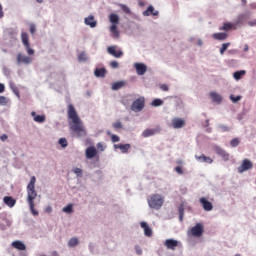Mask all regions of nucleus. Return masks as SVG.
I'll return each mask as SVG.
<instances>
[{
    "instance_id": "obj_31",
    "label": "nucleus",
    "mask_w": 256,
    "mask_h": 256,
    "mask_svg": "<svg viewBox=\"0 0 256 256\" xmlns=\"http://www.w3.org/2000/svg\"><path fill=\"white\" fill-rule=\"evenodd\" d=\"M122 87H125V83L123 81L115 82L112 84V90L113 91H119Z\"/></svg>"
},
{
    "instance_id": "obj_9",
    "label": "nucleus",
    "mask_w": 256,
    "mask_h": 256,
    "mask_svg": "<svg viewBox=\"0 0 256 256\" xmlns=\"http://www.w3.org/2000/svg\"><path fill=\"white\" fill-rule=\"evenodd\" d=\"M16 61H17L18 65H21V63H24V65H29V63H31V61H33V58L19 53V54H17Z\"/></svg>"
},
{
    "instance_id": "obj_22",
    "label": "nucleus",
    "mask_w": 256,
    "mask_h": 256,
    "mask_svg": "<svg viewBox=\"0 0 256 256\" xmlns=\"http://www.w3.org/2000/svg\"><path fill=\"white\" fill-rule=\"evenodd\" d=\"M140 227L144 229V235H146V237H151L153 235V230H151V227H149L146 222H141Z\"/></svg>"
},
{
    "instance_id": "obj_34",
    "label": "nucleus",
    "mask_w": 256,
    "mask_h": 256,
    "mask_svg": "<svg viewBox=\"0 0 256 256\" xmlns=\"http://www.w3.org/2000/svg\"><path fill=\"white\" fill-rule=\"evenodd\" d=\"M107 135H110L112 143H119L121 138L115 134H111V132H107Z\"/></svg>"
},
{
    "instance_id": "obj_18",
    "label": "nucleus",
    "mask_w": 256,
    "mask_h": 256,
    "mask_svg": "<svg viewBox=\"0 0 256 256\" xmlns=\"http://www.w3.org/2000/svg\"><path fill=\"white\" fill-rule=\"evenodd\" d=\"M84 23L92 29H94V27H97V22L95 21V16L93 15H90L87 18H85Z\"/></svg>"
},
{
    "instance_id": "obj_2",
    "label": "nucleus",
    "mask_w": 256,
    "mask_h": 256,
    "mask_svg": "<svg viewBox=\"0 0 256 256\" xmlns=\"http://www.w3.org/2000/svg\"><path fill=\"white\" fill-rule=\"evenodd\" d=\"M35 183H37V178H35V176H32L29 184L27 185V201L32 215L37 216L39 215V212L35 210V199H37Z\"/></svg>"
},
{
    "instance_id": "obj_60",
    "label": "nucleus",
    "mask_w": 256,
    "mask_h": 256,
    "mask_svg": "<svg viewBox=\"0 0 256 256\" xmlns=\"http://www.w3.org/2000/svg\"><path fill=\"white\" fill-rule=\"evenodd\" d=\"M249 51V45L245 44L244 45V53H247Z\"/></svg>"
},
{
    "instance_id": "obj_40",
    "label": "nucleus",
    "mask_w": 256,
    "mask_h": 256,
    "mask_svg": "<svg viewBox=\"0 0 256 256\" xmlns=\"http://www.w3.org/2000/svg\"><path fill=\"white\" fill-rule=\"evenodd\" d=\"M59 145H61V147H63L65 149V147H67L69 145V143L67 142L66 138H60Z\"/></svg>"
},
{
    "instance_id": "obj_53",
    "label": "nucleus",
    "mask_w": 256,
    "mask_h": 256,
    "mask_svg": "<svg viewBox=\"0 0 256 256\" xmlns=\"http://www.w3.org/2000/svg\"><path fill=\"white\" fill-rule=\"evenodd\" d=\"M160 89H161L162 91H169V86H167V84H162V85L160 86Z\"/></svg>"
},
{
    "instance_id": "obj_32",
    "label": "nucleus",
    "mask_w": 256,
    "mask_h": 256,
    "mask_svg": "<svg viewBox=\"0 0 256 256\" xmlns=\"http://www.w3.org/2000/svg\"><path fill=\"white\" fill-rule=\"evenodd\" d=\"M245 70H241V71H236L233 74L234 79H236V81H239V79H241V77H243V75H245Z\"/></svg>"
},
{
    "instance_id": "obj_12",
    "label": "nucleus",
    "mask_w": 256,
    "mask_h": 256,
    "mask_svg": "<svg viewBox=\"0 0 256 256\" xmlns=\"http://www.w3.org/2000/svg\"><path fill=\"white\" fill-rule=\"evenodd\" d=\"M199 202L202 205L204 211H213V203L207 200V198L202 197L199 199Z\"/></svg>"
},
{
    "instance_id": "obj_14",
    "label": "nucleus",
    "mask_w": 256,
    "mask_h": 256,
    "mask_svg": "<svg viewBox=\"0 0 256 256\" xmlns=\"http://www.w3.org/2000/svg\"><path fill=\"white\" fill-rule=\"evenodd\" d=\"M85 155L87 159H94V157H97V148L95 146L86 148Z\"/></svg>"
},
{
    "instance_id": "obj_7",
    "label": "nucleus",
    "mask_w": 256,
    "mask_h": 256,
    "mask_svg": "<svg viewBox=\"0 0 256 256\" xmlns=\"http://www.w3.org/2000/svg\"><path fill=\"white\" fill-rule=\"evenodd\" d=\"M249 169H253V162L249 159H244L242 165L238 167V173H245V171H249Z\"/></svg>"
},
{
    "instance_id": "obj_43",
    "label": "nucleus",
    "mask_w": 256,
    "mask_h": 256,
    "mask_svg": "<svg viewBox=\"0 0 256 256\" xmlns=\"http://www.w3.org/2000/svg\"><path fill=\"white\" fill-rule=\"evenodd\" d=\"M239 138H234L230 141L231 147H238L239 146Z\"/></svg>"
},
{
    "instance_id": "obj_45",
    "label": "nucleus",
    "mask_w": 256,
    "mask_h": 256,
    "mask_svg": "<svg viewBox=\"0 0 256 256\" xmlns=\"http://www.w3.org/2000/svg\"><path fill=\"white\" fill-rule=\"evenodd\" d=\"M78 61H87V54L85 52H82L78 55Z\"/></svg>"
},
{
    "instance_id": "obj_15",
    "label": "nucleus",
    "mask_w": 256,
    "mask_h": 256,
    "mask_svg": "<svg viewBox=\"0 0 256 256\" xmlns=\"http://www.w3.org/2000/svg\"><path fill=\"white\" fill-rule=\"evenodd\" d=\"M164 245L168 249H171L172 251H175V248L179 247V241L173 240V239H167V240H165Z\"/></svg>"
},
{
    "instance_id": "obj_35",
    "label": "nucleus",
    "mask_w": 256,
    "mask_h": 256,
    "mask_svg": "<svg viewBox=\"0 0 256 256\" xmlns=\"http://www.w3.org/2000/svg\"><path fill=\"white\" fill-rule=\"evenodd\" d=\"M69 247H77L79 245V239L77 238H72L68 242Z\"/></svg>"
},
{
    "instance_id": "obj_11",
    "label": "nucleus",
    "mask_w": 256,
    "mask_h": 256,
    "mask_svg": "<svg viewBox=\"0 0 256 256\" xmlns=\"http://www.w3.org/2000/svg\"><path fill=\"white\" fill-rule=\"evenodd\" d=\"M214 151L216 155L222 157L224 161H229V153H227V151H225L223 148L219 146H214Z\"/></svg>"
},
{
    "instance_id": "obj_46",
    "label": "nucleus",
    "mask_w": 256,
    "mask_h": 256,
    "mask_svg": "<svg viewBox=\"0 0 256 256\" xmlns=\"http://www.w3.org/2000/svg\"><path fill=\"white\" fill-rule=\"evenodd\" d=\"M231 101H233L234 103H238V101H241V96H234L231 95L230 96Z\"/></svg>"
},
{
    "instance_id": "obj_42",
    "label": "nucleus",
    "mask_w": 256,
    "mask_h": 256,
    "mask_svg": "<svg viewBox=\"0 0 256 256\" xmlns=\"http://www.w3.org/2000/svg\"><path fill=\"white\" fill-rule=\"evenodd\" d=\"M96 147H97L98 151L103 152V151H105L107 146H105V144L103 142H99V143H97Z\"/></svg>"
},
{
    "instance_id": "obj_63",
    "label": "nucleus",
    "mask_w": 256,
    "mask_h": 256,
    "mask_svg": "<svg viewBox=\"0 0 256 256\" xmlns=\"http://www.w3.org/2000/svg\"><path fill=\"white\" fill-rule=\"evenodd\" d=\"M183 216H184V215H179L180 221H183Z\"/></svg>"
},
{
    "instance_id": "obj_61",
    "label": "nucleus",
    "mask_w": 256,
    "mask_h": 256,
    "mask_svg": "<svg viewBox=\"0 0 256 256\" xmlns=\"http://www.w3.org/2000/svg\"><path fill=\"white\" fill-rule=\"evenodd\" d=\"M178 165H183V160H177Z\"/></svg>"
},
{
    "instance_id": "obj_44",
    "label": "nucleus",
    "mask_w": 256,
    "mask_h": 256,
    "mask_svg": "<svg viewBox=\"0 0 256 256\" xmlns=\"http://www.w3.org/2000/svg\"><path fill=\"white\" fill-rule=\"evenodd\" d=\"M219 129H220V131H222V133H227V132L231 131V128L228 126H225V125H220Z\"/></svg>"
},
{
    "instance_id": "obj_41",
    "label": "nucleus",
    "mask_w": 256,
    "mask_h": 256,
    "mask_svg": "<svg viewBox=\"0 0 256 256\" xmlns=\"http://www.w3.org/2000/svg\"><path fill=\"white\" fill-rule=\"evenodd\" d=\"M73 173H75L77 177H83V170L81 168H74Z\"/></svg>"
},
{
    "instance_id": "obj_17",
    "label": "nucleus",
    "mask_w": 256,
    "mask_h": 256,
    "mask_svg": "<svg viewBox=\"0 0 256 256\" xmlns=\"http://www.w3.org/2000/svg\"><path fill=\"white\" fill-rule=\"evenodd\" d=\"M237 31V27L235 26V23L231 22H225L223 26L220 28V31Z\"/></svg>"
},
{
    "instance_id": "obj_13",
    "label": "nucleus",
    "mask_w": 256,
    "mask_h": 256,
    "mask_svg": "<svg viewBox=\"0 0 256 256\" xmlns=\"http://www.w3.org/2000/svg\"><path fill=\"white\" fill-rule=\"evenodd\" d=\"M171 125H172L173 129H183V127H185V119L174 118V119H172Z\"/></svg>"
},
{
    "instance_id": "obj_24",
    "label": "nucleus",
    "mask_w": 256,
    "mask_h": 256,
    "mask_svg": "<svg viewBox=\"0 0 256 256\" xmlns=\"http://www.w3.org/2000/svg\"><path fill=\"white\" fill-rule=\"evenodd\" d=\"M195 158L197 159V161H199L200 163H208L209 165H211V163H213V160L211 159V157L209 156H205V155H201V156H195Z\"/></svg>"
},
{
    "instance_id": "obj_49",
    "label": "nucleus",
    "mask_w": 256,
    "mask_h": 256,
    "mask_svg": "<svg viewBox=\"0 0 256 256\" xmlns=\"http://www.w3.org/2000/svg\"><path fill=\"white\" fill-rule=\"evenodd\" d=\"M174 170L176 171V173H178V175H183V167L176 166Z\"/></svg>"
},
{
    "instance_id": "obj_16",
    "label": "nucleus",
    "mask_w": 256,
    "mask_h": 256,
    "mask_svg": "<svg viewBox=\"0 0 256 256\" xmlns=\"http://www.w3.org/2000/svg\"><path fill=\"white\" fill-rule=\"evenodd\" d=\"M135 69L137 75H143L144 73H147V66L143 63H136Z\"/></svg>"
},
{
    "instance_id": "obj_27",
    "label": "nucleus",
    "mask_w": 256,
    "mask_h": 256,
    "mask_svg": "<svg viewBox=\"0 0 256 256\" xmlns=\"http://www.w3.org/2000/svg\"><path fill=\"white\" fill-rule=\"evenodd\" d=\"M210 97L214 103H221V101H223V98L221 95L217 94V92H211Z\"/></svg>"
},
{
    "instance_id": "obj_37",
    "label": "nucleus",
    "mask_w": 256,
    "mask_h": 256,
    "mask_svg": "<svg viewBox=\"0 0 256 256\" xmlns=\"http://www.w3.org/2000/svg\"><path fill=\"white\" fill-rule=\"evenodd\" d=\"M230 45H231V43L222 44V47L220 48V54L223 55L227 51V49L229 48Z\"/></svg>"
},
{
    "instance_id": "obj_47",
    "label": "nucleus",
    "mask_w": 256,
    "mask_h": 256,
    "mask_svg": "<svg viewBox=\"0 0 256 256\" xmlns=\"http://www.w3.org/2000/svg\"><path fill=\"white\" fill-rule=\"evenodd\" d=\"M113 127L115 129H123V124L121 123V121H117L113 124Z\"/></svg>"
},
{
    "instance_id": "obj_5",
    "label": "nucleus",
    "mask_w": 256,
    "mask_h": 256,
    "mask_svg": "<svg viewBox=\"0 0 256 256\" xmlns=\"http://www.w3.org/2000/svg\"><path fill=\"white\" fill-rule=\"evenodd\" d=\"M144 107H145V98L140 97L132 103L131 110L134 111L135 113H139V111H143Z\"/></svg>"
},
{
    "instance_id": "obj_54",
    "label": "nucleus",
    "mask_w": 256,
    "mask_h": 256,
    "mask_svg": "<svg viewBox=\"0 0 256 256\" xmlns=\"http://www.w3.org/2000/svg\"><path fill=\"white\" fill-rule=\"evenodd\" d=\"M249 27H256V19L248 22Z\"/></svg>"
},
{
    "instance_id": "obj_48",
    "label": "nucleus",
    "mask_w": 256,
    "mask_h": 256,
    "mask_svg": "<svg viewBox=\"0 0 256 256\" xmlns=\"http://www.w3.org/2000/svg\"><path fill=\"white\" fill-rule=\"evenodd\" d=\"M36 31H37V27L35 26V24H30L31 35H35Z\"/></svg>"
},
{
    "instance_id": "obj_6",
    "label": "nucleus",
    "mask_w": 256,
    "mask_h": 256,
    "mask_svg": "<svg viewBox=\"0 0 256 256\" xmlns=\"http://www.w3.org/2000/svg\"><path fill=\"white\" fill-rule=\"evenodd\" d=\"M203 231V224L197 223L190 229V235H192V237H201L203 235Z\"/></svg>"
},
{
    "instance_id": "obj_62",
    "label": "nucleus",
    "mask_w": 256,
    "mask_h": 256,
    "mask_svg": "<svg viewBox=\"0 0 256 256\" xmlns=\"http://www.w3.org/2000/svg\"><path fill=\"white\" fill-rule=\"evenodd\" d=\"M15 95H17V97H19V90H14Z\"/></svg>"
},
{
    "instance_id": "obj_29",
    "label": "nucleus",
    "mask_w": 256,
    "mask_h": 256,
    "mask_svg": "<svg viewBox=\"0 0 256 256\" xmlns=\"http://www.w3.org/2000/svg\"><path fill=\"white\" fill-rule=\"evenodd\" d=\"M105 73H107V70L105 68H97L94 72V75L96 77H105Z\"/></svg>"
},
{
    "instance_id": "obj_1",
    "label": "nucleus",
    "mask_w": 256,
    "mask_h": 256,
    "mask_svg": "<svg viewBox=\"0 0 256 256\" xmlns=\"http://www.w3.org/2000/svg\"><path fill=\"white\" fill-rule=\"evenodd\" d=\"M68 119L71 120L69 122V129L72 133H75L77 137H87V130H85V126L73 104L68 105Z\"/></svg>"
},
{
    "instance_id": "obj_57",
    "label": "nucleus",
    "mask_w": 256,
    "mask_h": 256,
    "mask_svg": "<svg viewBox=\"0 0 256 256\" xmlns=\"http://www.w3.org/2000/svg\"><path fill=\"white\" fill-rule=\"evenodd\" d=\"M5 92V85L0 83V93Z\"/></svg>"
},
{
    "instance_id": "obj_64",
    "label": "nucleus",
    "mask_w": 256,
    "mask_h": 256,
    "mask_svg": "<svg viewBox=\"0 0 256 256\" xmlns=\"http://www.w3.org/2000/svg\"><path fill=\"white\" fill-rule=\"evenodd\" d=\"M206 127H209V120H206Z\"/></svg>"
},
{
    "instance_id": "obj_26",
    "label": "nucleus",
    "mask_w": 256,
    "mask_h": 256,
    "mask_svg": "<svg viewBox=\"0 0 256 256\" xmlns=\"http://www.w3.org/2000/svg\"><path fill=\"white\" fill-rule=\"evenodd\" d=\"M213 39H216L217 41H225V39H227V33H214L212 35Z\"/></svg>"
},
{
    "instance_id": "obj_25",
    "label": "nucleus",
    "mask_w": 256,
    "mask_h": 256,
    "mask_svg": "<svg viewBox=\"0 0 256 256\" xmlns=\"http://www.w3.org/2000/svg\"><path fill=\"white\" fill-rule=\"evenodd\" d=\"M3 201H4L5 205H7L8 207H15V204L17 203V200H15L11 196L4 197Z\"/></svg>"
},
{
    "instance_id": "obj_39",
    "label": "nucleus",
    "mask_w": 256,
    "mask_h": 256,
    "mask_svg": "<svg viewBox=\"0 0 256 256\" xmlns=\"http://www.w3.org/2000/svg\"><path fill=\"white\" fill-rule=\"evenodd\" d=\"M9 103V99L5 96H0V106H5Z\"/></svg>"
},
{
    "instance_id": "obj_19",
    "label": "nucleus",
    "mask_w": 256,
    "mask_h": 256,
    "mask_svg": "<svg viewBox=\"0 0 256 256\" xmlns=\"http://www.w3.org/2000/svg\"><path fill=\"white\" fill-rule=\"evenodd\" d=\"M245 21H247V14H240V15H238L237 19L234 22V25H235L236 29L240 25H243V23H245Z\"/></svg>"
},
{
    "instance_id": "obj_58",
    "label": "nucleus",
    "mask_w": 256,
    "mask_h": 256,
    "mask_svg": "<svg viewBox=\"0 0 256 256\" xmlns=\"http://www.w3.org/2000/svg\"><path fill=\"white\" fill-rule=\"evenodd\" d=\"M1 141H7L8 137L6 134H3L2 136H0Z\"/></svg>"
},
{
    "instance_id": "obj_20",
    "label": "nucleus",
    "mask_w": 256,
    "mask_h": 256,
    "mask_svg": "<svg viewBox=\"0 0 256 256\" xmlns=\"http://www.w3.org/2000/svg\"><path fill=\"white\" fill-rule=\"evenodd\" d=\"M143 15L144 17H149L150 15L157 17V15H159V11L155 10L153 6H149L147 10L143 12Z\"/></svg>"
},
{
    "instance_id": "obj_51",
    "label": "nucleus",
    "mask_w": 256,
    "mask_h": 256,
    "mask_svg": "<svg viewBox=\"0 0 256 256\" xmlns=\"http://www.w3.org/2000/svg\"><path fill=\"white\" fill-rule=\"evenodd\" d=\"M110 67H112V69H117L119 67V62L117 61H112L110 63Z\"/></svg>"
},
{
    "instance_id": "obj_28",
    "label": "nucleus",
    "mask_w": 256,
    "mask_h": 256,
    "mask_svg": "<svg viewBox=\"0 0 256 256\" xmlns=\"http://www.w3.org/2000/svg\"><path fill=\"white\" fill-rule=\"evenodd\" d=\"M109 21L112 25H119V15L117 14H110Z\"/></svg>"
},
{
    "instance_id": "obj_30",
    "label": "nucleus",
    "mask_w": 256,
    "mask_h": 256,
    "mask_svg": "<svg viewBox=\"0 0 256 256\" xmlns=\"http://www.w3.org/2000/svg\"><path fill=\"white\" fill-rule=\"evenodd\" d=\"M31 115H32V117H34V121L36 123H45V116H43V115L42 116L41 115L35 116L36 115L35 112H32Z\"/></svg>"
},
{
    "instance_id": "obj_8",
    "label": "nucleus",
    "mask_w": 256,
    "mask_h": 256,
    "mask_svg": "<svg viewBox=\"0 0 256 256\" xmlns=\"http://www.w3.org/2000/svg\"><path fill=\"white\" fill-rule=\"evenodd\" d=\"M161 133V127L160 126H157L156 128L154 129H146L142 132V137H153V135H157Z\"/></svg>"
},
{
    "instance_id": "obj_55",
    "label": "nucleus",
    "mask_w": 256,
    "mask_h": 256,
    "mask_svg": "<svg viewBox=\"0 0 256 256\" xmlns=\"http://www.w3.org/2000/svg\"><path fill=\"white\" fill-rule=\"evenodd\" d=\"M5 13L3 12V6L0 4V19H3Z\"/></svg>"
},
{
    "instance_id": "obj_10",
    "label": "nucleus",
    "mask_w": 256,
    "mask_h": 256,
    "mask_svg": "<svg viewBox=\"0 0 256 256\" xmlns=\"http://www.w3.org/2000/svg\"><path fill=\"white\" fill-rule=\"evenodd\" d=\"M107 52L109 53V55L116 57V59L123 57V51L117 50V46H109L107 48Z\"/></svg>"
},
{
    "instance_id": "obj_56",
    "label": "nucleus",
    "mask_w": 256,
    "mask_h": 256,
    "mask_svg": "<svg viewBox=\"0 0 256 256\" xmlns=\"http://www.w3.org/2000/svg\"><path fill=\"white\" fill-rule=\"evenodd\" d=\"M135 250H136L137 255H141L143 253V250H141V248H139V246H137L135 248Z\"/></svg>"
},
{
    "instance_id": "obj_59",
    "label": "nucleus",
    "mask_w": 256,
    "mask_h": 256,
    "mask_svg": "<svg viewBox=\"0 0 256 256\" xmlns=\"http://www.w3.org/2000/svg\"><path fill=\"white\" fill-rule=\"evenodd\" d=\"M46 213H51L53 211V208L51 206L46 207L45 209Z\"/></svg>"
},
{
    "instance_id": "obj_36",
    "label": "nucleus",
    "mask_w": 256,
    "mask_h": 256,
    "mask_svg": "<svg viewBox=\"0 0 256 256\" xmlns=\"http://www.w3.org/2000/svg\"><path fill=\"white\" fill-rule=\"evenodd\" d=\"M152 107H161V105H163V100L161 99H154L151 103Z\"/></svg>"
},
{
    "instance_id": "obj_50",
    "label": "nucleus",
    "mask_w": 256,
    "mask_h": 256,
    "mask_svg": "<svg viewBox=\"0 0 256 256\" xmlns=\"http://www.w3.org/2000/svg\"><path fill=\"white\" fill-rule=\"evenodd\" d=\"M121 9L124 13H131V10L127 7V5H121Z\"/></svg>"
},
{
    "instance_id": "obj_3",
    "label": "nucleus",
    "mask_w": 256,
    "mask_h": 256,
    "mask_svg": "<svg viewBox=\"0 0 256 256\" xmlns=\"http://www.w3.org/2000/svg\"><path fill=\"white\" fill-rule=\"evenodd\" d=\"M163 203H165V200L161 194H152L148 198V205L150 209H156V211H159V209L163 207Z\"/></svg>"
},
{
    "instance_id": "obj_33",
    "label": "nucleus",
    "mask_w": 256,
    "mask_h": 256,
    "mask_svg": "<svg viewBox=\"0 0 256 256\" xmlns=\"http://www.w3.org/2000/svg\"><path fill=\"white\" fill-rule=\"evenodd\" d=\"M111 33H113L114 37H119V30H117V24H112L110 27Z\"/></svg>"
},
{
    "instance_id": "obj_4",
    "label": "nucleus",
    "mask_w": 256,
    "mask_h": 256,
    "mask_svg": "<svg viewBox=\"0 0 256 256\" xmlns=\"http://www.w3.org/2000/svg\"><path fill=\"white\" fill-rule=\"evenodd\" d=\"M21 41L28 53V55H35V50L31 48V44L29 43V34L26 32L21 33Z\"/></svg>"
},
{
    "instance_id": "obj_38",
    "label": "nucleus",
    "mask_w": 256,
    "mask_h": 256,
    "mask_svg": "<svg viewBox=\"0 0 256 256\" xmlns=\"http://www.w3.org/2000/svg\"><path fill=\"white\" fill-rule=\"evenodd\" d=\"M64 213H72L73 212V204H68L66 207L63 208Z\"/></svg>"
},
{
    "instance_id": "obj_52",
    "label": "nucleus",
    "mask_w": 256,
    "mask_h": 256,
    "mask_svg": "<svg viewBox=\"0 0 256 256\" xmlns=\"http://www.w3.org/2000/svg\"><path fill=\"white\" fill-rule=\"evenodd\" d=\"M178 212H179V215H185V207H183V205H181L178 208Z\"/></svg>"
},
{
    "instance_id": "obj_21",
    "label": "nucleus",
    "mask_w": 256,
    "mask_h": 256,
    "mask_svg": "<svg viewBox=\"0 0 256 256\" xmlns=\"http://www.w3.org/2000/svg\"><path fill=\"white\" fill-rule=\"evenodd\" d=\"M114 149H120L121 153H128L131 149V144H115Z\"/></svg>"
},
{
    "instance_id": "obj_23",
    "label": "nucleus",
    "mask_w": 256,
    "mask_h": 256,
    "mask_svg": "<svg viewBox=\"0 0 256 256\" xmlns=\"http://www.w3.org/2000/svg\"><path fill=\"white\" fill-rule=\"evenodd\" d=\"M12 247L18 251H25V249H27V246H25V244L19 240L12 242Z\"/></svg>"
}]
</instances>
